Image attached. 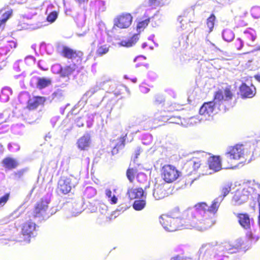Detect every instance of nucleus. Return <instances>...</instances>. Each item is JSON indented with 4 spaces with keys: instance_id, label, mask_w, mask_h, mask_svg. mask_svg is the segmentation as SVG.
I'll return each instance as SVG.
<instances>
[{
    "instance_id": "obj_47",
    "label": "nucleus",
    "mask_w": 260,
    "mask_h": 260,
    "mask_svg": "<svg viewBox=\"0 0 260 260\" xmlns=\"http://www.w3.org/2000/svg\"><path fill=\"white\" fill-rule=\"evenodd\" d=\"M246 236L248 237V238L252 242H256L259 239V236H253V234L250 232H248L246 233Z\"/></svg>"
},
{
    "instance_id": "obj_42",
    "label": "nucleus",
    "mask_w": 260,
    "mask_h": 260,
    "mask_svg": "<svg viewBox=\"0 0 260 260\" xmlns=\"http://www.w3.org/2000/svg\"><path fill=\"white\" fill-rule=\"evenodd\" d=\"M62 68L60 64H55L52 66L51 71L54 74H59L61 75Z\"/></svg>"
},
{
    "instance_id": "obj_50",
    "label": "nucleus",
    "mask_w": 260,
    "mask_h": 260,
    "mask_svg": "<svg viewBox=\"0 0 260 260\" xmlns=\"http://www.w3.org/2000/svg\"><path fill=\"white\" fill-rule=\"evenodd\" d=\"M164 101V98L161 95H156L155 96V103L156 104H160Z\"/></svg>"
},
{
    "instance_id": "obj_13",
    "label": "nucleus",
    "mask_w": 260,
    "mask_h": 260,
    "mask_svg": "<svg viewBox=\"0 0 260 260\" xmlns=\"http://www.w3.org/2000/svg\"><path fill=\"white\" fill-rule=\"evenodd\" d=\"M52 83V80L50 78L40 77L38 76L32 77L30 80L31 86L39 89H44Z\"/></svg>"
},
{
    "instance_id": "obj_6",
    "label": "nucleus",
    "mask_w": 260,
    "mask_h": 260,
    "mask_svg": "<svg viewBox=\"0 0 260 260\" xmlns=\"http://www.w3.org/2000/svg\"><path fill=\"white\" fill-rule=\"evenodd\" d=\"M50 202V196L47 195L41 199L35 206L33 211L35 218H38L39 220L45 219L49 217L47 212L48 204Z\"/></svg>"
},
{
    "instance_id": "obj_55",
    "label": "nucleus",
    "mask_w": 260,
    "mask_h": 260,
    "mask_svg": "<svg viewBox=\"0 0 260 260\" xmlns=\"http://www.w3.org/2000/svg\"><path fill=\"white\" fill-rule=\"evenodd\" d=\"M59 117H53L51 120V123H52L53 124V126L54 125V124L55 123V122L58 120Z\"/></svg>"
},
{
    "instance_id": "obj_5",
    "label": "nucleus",
    "mask_w": 260,
    "mask_h": 260,
    "mask_svg": "<svg viewBox=\"0 0 260 260\" xmlns=\"http://www.w3.org/2000/svg\"><path fill=\"white\" fill-rule=\"evenodd\" d=\"M220 245L213 246L210 244H203L199 251V258L203 260H228L225 250H220Z\"/></svg>"
},
{
    "instance_id": "obj_18",
    "label": "nucleus",
    "mask_w": 260,
    "mask_h": 260,
    "mask_svg": "<svg viewBox=\"0 0 260 260\" xmlns=\"http://www.w3.org/2000/svg\"><path fill=\"white\" fill-rule=\"evenodd\" d=\"M237 217L240 225L245 230L250 229L252 220L250 219L249 216L246 213L237 214Z\"/></svg>"
},
{
    "instance_id": "obj_25",
    "label": "nucleus",
    "mask_w": 260,
    "mask_h": 260,
    "mask_svg": "<svg viewBox=\"0 0 260 260\" xmlns=\"http://www.w3.org/2000/svg\"><path fill=\"white\" fill-rule=\"evenodd\" d=\"M13 13L12 10L3 12V10H0V29H4L7 21L10 18Z\"/></svg>"
},
{
    "instance_id": "obj_49",
    "label": "nucleus",
    "mask_w": 260,
    "mask_h": 260,
    "mask_svg": "<svg viewBox=\"0 0 260 260\" xmlns=\"http://www.w3.org/2000/svg\"><path fill=\"white\" fill-rule=\"evenodd\" d=\"M85 119L83 117H78L75 119V122L78 127L83 126Z\"/></svg>"
},
{
    "instance_id": "obj_58",
    "label": "nucleus",
    "mask_w": 260,
    "mask_h": 260,
    "mask_svg": "<svg viewBox=\"0 0 260 260\" xmlns=\"http://www.w3.org/2000/svg\"><path fill=\"white\" fill-rule=\"evenodd\" d=\"M42 62H42V61H39L38 62V67H39V68H40V69H42V70H44V71L46 70H47V69H45V68H43V67H42Z\"/></svg>"
},
{
    "instance_id": "obj_19",
    "label": "nucleus",
    "mask_w": 260,
    "mask_h": 260,
    "mask_svg": "<svg viewBox=\"0 0 260 260\" xmlns=\"http://www.w3.org/2000/svg\"><path fill=\"white\" fill-rule=\"evenodd\" d=\"M77 144L79 149L81 150H88L91 144L90 135L88 134L84 135L78 140Z\"/></svg>"
},
{
    "instance_id": "obj_17",
    "label": "nucleus",
    "mask_w": 260,
    "mask_h": 260,
    "mask_svg": "<svg viewBox=\"0 0 260 260\" xmlns=\"http://www.w3.org/2000/svg\"><path fill=\"white\" fill-rule=\"evenodd\" d=\"M240 92L242 98H251L253 97L256 92L254 86H249L243 83L240 87Z\"/></svg>"
},
{
    "instance_id": "obj_32",
    "label": "nucleus",
    "mask_w": 260,
    "mask_h": 260,
    "mask_svg": "<svg viewBox=\"0 0 260 260\" xmlns=\"http://www.w3.org/2000/svg\"><path fill=\"white\" fill-rule=\"evenodd\" d=\"M52 100H54L56 101H61L64 99V93L61 89H57L51 95Z\"/></svg>"
},
{
    "instance_id": "obj_62",
    "label": "nucleus",
    "mask_w": 260,
    "mask_h": 260,
    "mask_svg": "<svg viewBox=\"0 0 260 260\" xmlns=\"http://www.w3.org/2000/svg\"><path fill=\"white\" fill-rule=\"evenodd\" d=\"M76 2L79 3V4H81L83 3H85L86 2H87L88 0H75Z\"/></svg>"
},
{
    "instance_id": "obj_1",
    "label": "nucleus",
    "mask_w": 260,
    "mask_h": 260,
    "mask_svg": "<svg viewBox=\"0 0 260 260\" xmlns=\"http://www.w3.org/2000/svg\"><path fill=\"white\" fill-rule=\"evenodd\" d=\"M231 185L228 184L222 188V196L215 199L210 206L205 203L197 204L185 212V215L191 216L192 226L197 228L198 231H204L211 228L214 224L213 217L217 211L220 203L230 191Z\"/></svg>"
},
{
    "instance_id": "obj_30",
    "label": "nucleus",
    "mask_w": 260,
    "mask_h": 260,
    "mask_svg": "<svg viewBox=\"0 0 260 260\" xmlns=\"http://www.w3.org/2000/svg\"><path fill=\"white\" fill-rule=\"evenodd\" d=\"M106 196L108 199V201L111 204H115L117 202V198L116 195L110 189H106L105 190Z\"/></svg>"
},
{
    "instance_id": "obj_2",
    "label": "nucleus",
    "mask_w": 260,
    "mask_h": 260,
    "mask_svg": "<svg viewBox=\"0 0 260 260\" xmlns=\"http://www.w3.org/2000/svg\"><path fill=\"white\" fill-rule=\"evenodd\" d=\"M233 94L229 89L223 91H218L214 95V101L204 103L200 108L198 119L199 121L209 120L219 111L224 112L229 109V102Z\"/></svg>"
},
{
    "instance_id": "obj_40",
    "label": "nucleus",
    "mask_w": 260,
    "mask_h": 260,
    "mask_svg": "<svg viewBox=\"0 0 260 260\" xmlns=\"http://www.w3.org/2000/svg\"><path fill=\"white\" fill-rule=\"evenodd\" d=\"M251 14L254 18L260 17V7L258 6L253 7L251 9Z\"/></svg>"
},
{
    "instance_id": "obj_12",
    "label": "nucleus",
    "mask_w": 260,
    "mask_h": 260,
    "mask_svg": "<svg viewBox=\"0 0 260 260\" xmlns=\"http://www.w3.org/2000/svg\"><path fill=\"white\" fill-rule=\"evenodd\" d=\"M243 244L244 240L241 238H239L235 241L233 244L225 243L221 245L219 250H225L228 254L234 253L241 249Z\"/></svg>"
},
{
    "instance_id": "obj_64",
    "label": "nucleus",
    "mask_w": 260,
    "mask_h": 260,
    "mask_svg": "<svg viewBox=\"0 0 260 260\" xmlns=\"http://www.w3.org/2000/svg\"><path fill=\"white\" fill-rule=\"evenodd\" d=\"M3 153V146L0 145V155H1Z\"/></svg>"
},
{
    "instance_id": "obj_29",
    "label": "nucleus",
    "mask_w": 260,
    "mask_h": 260,
    "mask_svg": "<svg viewBox=\"0 0 260 260\" xmlns=\"http://www.w3.org/2000/svg\"><path fill=\"white\" fill-rule=\"evenodd\" d=\"M76 69L75 63L70 64L69 66H65L62 68V71L61 73V76L67 77L73 73V72Z\"/></svg>"
},
{
    "instance_id": "obj_4",
    "label": "nucleus",
    "mask_w": 260,
    "mask_h": 260,
    "mask_svg": "<svg viewBox=\"0 0 260 260\" xmlns=\"http://www.w3.org/2000/svg\"><path fill=\"white\" fill-rule=\"evenodd\" d=\"M260 191V184L254 181H250L245 183L242 189L237 190L232 201L235 205H240L246 202L250 196L256 198L258 192Z\"/></svg>"
},
{
    "instance_id": "obj_15",
    "label": "nucleus",
    "mask_w": 260,
    "mask_h": 260,
    "mask_svg": "<svg viewBox=\"0 0 260 260\" xmlns=\"http://www.w3.org/2000/svg\"><path fill=\"white\" fill-rule=\"evenodd\" d=\"M72 185L71 178L62 177L58 182V191L63 194H67L71 191Z\"/></svg>"
},
{
    "instance_id": "obj_51",
    "label": "nucleus",
    "mask_w": 260,
    "mask_h": 260,
    "mask_svg": "<svg viewBox=\"0 0 260 260\" xmlns=\"http://www.w3.org/2000/svg\"><path fill=\"white\" fill-rule=\"evenodd\" d=\"M149 6H157L161 4V0H148Z\"/></svg>"
},
{
    "instance_id": "obj_3",
    "label": "nucleus",
    "mask_w": 260,
    "mask_h": 260,
    "mask_svg": "<svg viewBox=\"0 0 260 260\" xmlns=\"http://www.w3.org/2000/svg\"><path fill=\"white\" fill-rule=\"evenodd\" d=\"M188 210V209L183 212L181 219L178 209H175V211L171 215H162L160 217V223L164 229L168 232H174L183 228H194L198 230L197 228L191 225V216L185 215V212Z\"/></svg>"
},
{
    "instance_id": "obj_59",
    "label": "nucleus",
    "mask_w": 260,
    "mask_h": 260,
    "mask_svg": "<svg viewBox=\"0 0 260 260\" xmlns=\"http://www.w3.org/2000/svg\"><path fill=\"white\" fill-rule=\"evenodd\" d=\"M26 76V73L23 72L21 75H17V78H23Z\"/></svg>"
},
{
    "instance_id": "obj_21",
    "label": "nucleus",
    "mask_w": 260,
    "mask_h": 260,
    "mask_svg": "<svg viewBox=\"0 0 260 260\" xmlns=\"http://www.w3.org/2000/svg\"><path fill=\"white\" fill-rule=\"evenodd\" d=\"M242 37L248 46H252L256 36L254 30L248 29L244 31Z\"/></svg>"
},
{
    "instance_id": "obj_16",
    "label": "nucleus",
    "mask_w": 260,
    "mask_h": 260,
    "mask_svg": "<svg viewBox=\"0 0 260 260\" xmlns=\"http://www.w3.org/2000/svg\"><path fill=\"white\" fill-rule=\"evenodd\" d=\"M149 187V185L146 186L143 190L142 188H132L128 190L127 194L131 200L142 198H145L146 195L147 193V188Z\"/></svg>"
},
{
    "instance_id": "obj_63",
    "label": "nucleus",
    "mask_w": 260,
    "mask_h": 260,
    "mask_svg": "<svg viewBox=\"0 0 260 260\" xmlns=\"http://www.w3.org/2000/svg\"><path fill=\"white\" fill-rule=\"evenodd\" d=\"M171 260H181L179 256H175L174 257H172Z\"/></svg>"
},
{
    "instance_id": "obj_34",
    "label": "nucleus",
    "mask_w": 260,
    "mask_h": 260,
    "mask_svg": "<svg viewBox=\"0 0 260 260\" xmlns=\"http://www.w3.org/2000/svg\"><path fill=\"white\" fill-rule=\"evenodd\" d=\"M95 5L99 13L103 12L106 10V2L102 0H98L95 2Z\"/></svg>"
},
{
    "instance_id": "obj_37",
    "label": "nucleus",
    "mask_w": 260,
    "mask_h": 260,
    "mask_svg": "<svg viewBox=\"0 0 260 260\" xmlns=\"http://www.w3.org/2000/svg\"><path fill=\"white\" fill-rule=\"evenodd\" d=\"M96 194L95 189L91 186L87 187L84 191V195L88 198H92Z\"/></svg>"
},
{
    "instance_id": "obj_33",
    "label": "nucleus",
    "mask_w": 260,
    "mask_h": 260,
    "mask_svg": "<svg viewBox=\"0 0 260 260\" xmlns=\"http://www.w3.org/2000/svg\"><path fill=\"white\" fill-rule=\"evenodd\" d=\"M235 35L233 32L230 29H225L222 32V38L227 42H230L233 40Z\"/></svg>"
},
{
    "instance_id": "obj_57",
    "label": "nucleus",
    "mask_w": 260,
    "mask_h": 260,
    "mask_svg": "<svg viewBox=\"0 0 260 260\" xmlns=\"http://www.w3.org/2000/svg\"><path fill=\"white\" fill-rule=\"evenodd\" d=\"M26 171L25 169H22L17 172V176L20 177Z\"/></svg>"
},
{
    "instance_id": "obj_22",
    "label": "nucleus",
    "mask_w": 260,
    "mask_h": 260,
    "mask_svg": "<svg viewBox=\"0 0 260 260\" xmlns=\"http://www.w3.org/2000/svg\"><path fill=\"white\" fill-rule=\"evenodd\" d=\"M46 98L43 96H34L28 101V107L29 109H35L39 106L43 105Z\"/></svg>"
},
{
    "instance_id": "obj_61",
    "label": "nucleus",
    "mask_w": 260,
    "mask_h": 260,
    "mask_svg": "<svg viewBox=\"0 0 260 260\" xmlns=\"http://www.w3.org/2000/svg\"><path fill=\"white\" fill-rule=\"evenodd\" d=\"M255 79L260 82V73L254 76Z\"/></svg>"
},
{
    "instance_id": "obj_7",
    "label": "nucleus",
    "mask_w": 260,
    "mask_h": 260,
    "mask_svg": "<svg viewBox=\"0 0 260 260\" xmlns=\"http://www.w3.org/2000/svg\"><path fill=\"white\" fill-rule=\"evenodd\" d=\"M21 232L22 237H20L19 242L29 243L30 239L37 235V225L30 220L27 221L22 225Z\"/></svg>"
},
{
    "instance_id": "obj_10",
    "label": "nucleus",
    "mask_w": 260,
    "mask_h": 260,
    "mask_svg": "<svg viewBox=\"0 0 260 260\" xmlns=\"http://www.w3.org/2000/svg\"><path fill=\"white\" fill-rule=\"evenodd\" d=\"M243 146L242 145H237L234 147H229L225 154L227 161L232 163L233 160L239 159L243 155Z\"/></svg>"
},
{
    "instance_id": "obj_24",
    "label": "nucleus",
    "mask_w": 260,
    "mask_h": 260,
    "mask_svg": "<svg viewBox=\"0 0 260 260\" xmlns=\"http://www.w3.org/2000/svg\"><path fill=\"white\" fill-rule=\"evenodd\" d=\"M105 82H101L97 83L96 84L91 87L88 91H87L83 95L82 99L87 100L89 98L91 97L93 94L100 90Z\"/></svg>"
},
{
    "instance_id": "obj_38",
    "label": "nucleus",
    "mask_w": 260,
    "mask_h": 260,
    "mask_svg": "<svg viewBox=\"0 0 260 260\" xmlns=\"http://www.w3.org/2000/svg\"><path fill=\"white\" fill-rule=\"evenodd\" d=\"M215 20V16L212 14L210 17H209L207 20V25L208 27L209 28V32H211L212 30V29L214 27V21Z\"/></svg>"
},
{
    "instance_id": "obj_26",
    "label": "nucleus",
    "mask_w": 260,
    "mask_h": 260,
    "mask_svg": "<svg viewBox=\"0 0 260 260\" xmlns=\"http://www.w3.org/2000/svg\"><path fill=\"white\" fill-rule=\"evenodd\" d=\"M138 40V35L135 34L129 39L121 41L119 44L121 46L130 47L135 45Z\"/></svg>"
},
{
    "instance_id": "obj_28",
    "label": "nucleus",
    "mask_w": 260,
    "mask_h": 260,
    "mask_svg": "<svg viewBox=\"0 0 260 260\" xmlns=\"http://www.w3.org/2000/svg\"><path fill=\"white\" fill-rule=\"evenodd\" d=\"M2 164L5 168L9 170L15 168L16 165L15 160L10 157L3 159Z\"/></svg>"
},
{
    "instance_id": "obj_52",
    "label": "nucleus",
    "mask_w": 260,
    "mask_h": 260,
    "mask_svg": "<svg viewBox=\"0 0 260 260\" xmlns=\"http://www.w3.org/2000/svg\"><path fill=\"white\" fill-rule=\"evenodd\" d=\"M27 22H25L23 23V24L21 25H17V30H20L23 29H27Z\"/></svg>"
},
{
    "instance_id": "obj_8",
    "label": "nucleus",
    "mask_w": 260,
    "mask_h": 260,
    "mask_svg": "<svg viewBox=\"0 0 260 260\" xmlns=\"http://www.w3.org/2000/svg\"><path fill=\"white\" fill-rule=\"evenodd\" d=\"M133 17L129 13H122L117 15L113 20V30L119 28H128L132 23Z\"/></svg>"
},
{
    "instance_id": "obj_43",
    "label": "nucleus",
    "mask_w": 260,
    "mask_h": 260,
    "mask_svg": "<svg viewBox=\"0 0 260 260\" xmlns=\"http://www.w3.org/2000/svg\"><path fill=\"white\" fill-rule=\"evenodd\" d=\"M137 180L141 183H144L147 180V177L144 173H140L137 176Z\"/></svg>"
},
{
    "instance_id": "obj_9",
    "label": "nucleus",
    "mask_w": 260,
    "mask_h": 260,
    "mask_svg": "<svg viewBox=\"0 0 260 260\" xmlns=\"http://www.w3.org/2000/svg\"><path fill=\"white\" fill-rule=\"evenodd\" d=\"M179 172L173 166L166 165L162 169V177L167 183H171L176 180L179 177Z\"/></svg>"
},
{
    "instance_id": "obj_48",
    "label": "nucleus",
    "mask_w": 260,
    "mask_h": 260,
    "mask_svg": "<svg viewBox=\"0 0 260 260\" xmlns=\"http://www.w3.org/2000/svg\"><path fill=\"white\" fill-rule=\"evenodd\" d=\"M35 60V58L32 56H28L25 58V62L26 64L28 65H30L31 64L34 63Z\"/></svg>"
},
{
    "instance_id": "obj_45",
    "label": "nucleus",
    "mask_w": 260,
    "mask_h": 260,
    "mask_svg": "<svg viewBox=\"0 0 260 260\" xmlns=\"http://www.w3.org/2000/svg\"><path fill=\"white\" fill-rule=\"evenodd\" d=\"M126 176L131 182H132L135 177V170L133 169H128L126 172Z\"/></svg>"
},
{
    "instance_id": "obj_56",
    "label": "nucleus",
    "mask_w": 260,
    "mask_h": 260,
    "mask_svg": "<svg viewBox=\"0 0 260 260\" xmlns=\"http://www.w3.org/2000/svg\"><path fill=\"white\" fill-rule=\"evenodd\" d=\"M141 59H146V57L144 56H142V55H141V56H137L136 57L135 59H134V61L136 62L137 61V60H141Z\"/></svg>"
},
{
    "instance_id": "obj_53",
    "label": "nucleus",
    "mask_w": 260,
    "mask_h": 260,
    "mask_svg": "<svg viewBox=\"0 0 260 260\" xmlns=\"http://www.w3.org/2000/svg\"><path fill=\"white\" fill-rule=\"evenodd\" d=\"M140 91L144 93H148L149 91V89L144 85H141L140 86Z\"/></svg>"
},
{
    "instance_id": "obj_54",
    "label": "nucleus",
    "mask_w": 260,
    "mask_h": 260,
    "mask_svg": "<svg viewBox=\"0 0 260 260\" xmlns=\"http://www.w3.org/2000/svg\"><path fill=\"white\" fill-rule=\"evenodd\" d=\"M147 138V139L148 140V142H143L142 143L144 144H145V145H149V144L151 143V141H152V136L151 135H147L145 136Z\"/></svg>"
},
{
    "instance_id": "obj_41",
    "label": "nucleus",
    "mask_w": 260,
    "mask_h": 260,
    "mask_svg": "<svg viewBox=\"0 0 260 260\" xmlns=\"http://www.w3.org/2000/svg\"><path fill=\"white\" fill-rule=\"evenodd\" d=\"M10 198V193H6L0 197V208L4 207Z\"/></svg>"
},
{
    "instance_id": "obj_27",
    "label": "nucleus",
    "mask_w": 260,
    "mask_h": 260,
    "mask_svg": "<svg viewBox=\"0 0 260 260\" xmlns=\"http://www.w3.org/2000/svg\"><path fill=\"white\" fill-rule=\"evenodd\" d=\"M109 48V45L102 44V43L100 42L97 46L96 54L99 56H102L108 52Z\"/></svg>"
},
{
    "instance_id": "obj_44",
    "label": "nucleus",
    "mask_w": 260,
    "mask_h": 260,
    "mask_svg": "<svg viewBox=\"0 0 260 260\" xmlns=\"http://www.w3.org/2000/svg\"><path fill=\"white\" fill-rule=\"evenodd\" d=\"M153 18H154V17H152V18H149V19H146L145 20H143L141 22H139L137 25V29L140 30L141 29L145 28L148 24V23L150 21V20L153 19Z\"/></svg>"
},
{
    "instance_id": "obj_39",
    "label": "nucleus",
    "mask_w": 260,
    "mask_h": 260,
    "mask_svg": "<svg viewBox=\"0 0 260 260\" xmlns=\"http://www.w3.org/2000/svg\"><path fill=\"white\" fill-rule=\"evenodd\" d=\"M58 17V13L56 11H53L49 13L47 17V20L48 22L52 23L55 21Z\"/></svg>"
},
{
    "instance_id": "obj_23",
    "label": "nucleus",
    "mask_w": 260,
    "mask_h": 260,
    "mask_svg": "<svg viewBox=\"0 0 260 260\" xmlns=\"http://www.w3.org/2000/svg\"><path fill=\"white\" fill-rule=\"evenodd\" d=\"M208 164L210 169L214 172L219 171L221 169V160L219 156L210 157L208 159Z\"/></svg>"
},
{
    "instance_id": "obj_11",
    "label": "nucleus",
    "mask_w": 260,
    "mask_h": 260,
    "mask_svg": "<svg viewBox=\"0 0 260 260\" xmlns=\"http://www.w3.org/2000/svg\"><path fill=\"white\" fill-rule=\"evenodd\" d=\"M62 55L66 58L76 60V63L79 64L81 61L83 53L80 51L73 50L67 46H63L61 51Z\"/></svg>"
},
{
    "instance_id": "obj_46",
    "label": "nucleus",
    "mask_w": 260,
    "mask_h": 260,
    "mask_svg": "<svg viewBox=\"0 0 260 260\" xmlns=\"http://www.w3.org/2000/svg\"><path fill=\"white\" fill-rule=\"evenodd\" d=\"M236 47L238 50H240L242 48L244 45V41L240 38H238L235 42Z\"/></svg>"
},
{
    "instance_id": "obj_60",
    "label": "nucleus",
    "mask_w": 260,
    "mask_h": 260,
    "mask_svg": "<svg viewBox=\"0 0 260 260\" xmlns=\"http://www.w3.org/2000/svg\"><path fill=\"white\" fill-rule=\"evenodd\" d=\"M140 149L139 148H138L136 150V156L135 158H137L138 157V156L140 154Z\"/></svg>"
},
{
    "instance_id": "obj_35",
    "label": "nucleus",
    "mask_w": 260,
    "mask_h": 260,
    "mask_svg": "<svg viewBox=\"0 0 260 260\" xmlns=\"http://www.w3.org/2000/svg\"><path fill=\"white\" fill-rule=\"evenodd\" d=\"M146 205V201L145 200H139L135 201L133 204V208L136 210H141L143 209Z\"/></svg>"
},
{
    "instance_id": "obj_31",
    "label": "nucleus",
    "mask_w": 260,
    "mask_h": 260,
    "mask_svg": "<svg viewBox=\"0 0 260 260\" xmlns=\"http://www.w3.org/2000/svg\"><path fill=\"white\" fill-rule=\"evenodd\" d=\"M124 139L123 138H120L118 142L115 144V146L112 150V155H115L118 153L119 150L122 149L124 147Z\"/></svg>"
},
{
    "instance_id": "obj_36",
    "label": "nucleus",
    "mask_w": 260,
    "mask_h": 260,
    "mask_svg": "<svg viewBox=\"0 0 260 260\" xmlns=\"http://www.w3.org/2000/svg\"><path fill=\"white\" fill-rule=\"evenodd\" d=\"M82 211V202H79L75 203L73 206V209L72 210L73 215L74 216H77L78 214L81 213Z\"/></svg>"
},
{
    "instance_id": "obj_20",
    "label": "nucleus",
    "mask_w": 260,
    "mask_h": 260,
    "mask_svg": "<svg viewBox=\"0 0 260 260\" xmlns=\"http://www.w3.org/2000/svg\"><path fill=\"white\" fill-rule=\"evenodd\" d=\"M204 154V152L197 153L199 156L193 157L189 160L186 164V167H191L193 169V171L197 170L201 165V161L203 160Z\"/></svg>"
},
{
    "instance_id": "obj_14",
    "label": "nucleus",
    "mask_w": 260,
    "mask_h": 260,
    "mask_svg": "<svg viewBox=\"0 0 260 260\" xmlns=\"http://www.w3.org/2000/svg\"><path fill=\"white\" fill-rule=\"evenodd\" d=\"M155 183L152 189V195L155 200H160L164 198L166 192L164 189V181L161 180L155 179Z\"/></svg>"
}]
</instances>
